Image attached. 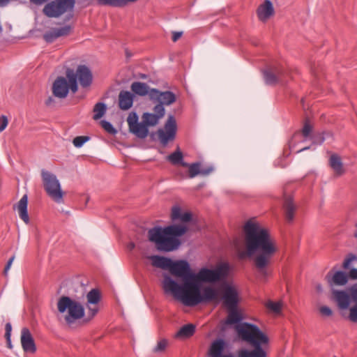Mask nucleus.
I'll return each instance as SVG.
<instances>
[{
    "mask_svg": "<svg viewBox=\"0 0 357 357\" xmlns=\"http://www.w3.org/2000/svg\"><path fill=\"white\" fill-rule=\"evenodd\" d=\"M349 319L354 323H357V303L350 308Z\"/></svg>",
    "mask_w": 357,
    "mask_h": 357,
    "instance_id": "a19ab883",
    "label": "nucleus"
},
{
    "mask_svg": "<svg viewBox=\"0 0 357 357\" xmlns=\"http://www.w3.org/2000/svg\"><path fill=\"white\" fill-rule=\"evenodd\" d=\"M225 347V342L222 339H218L213 341L208 350L210 357H222V353Z\"/></svg>",
    "mask_w": 357,
    "mask_h": 357,
    "instance_id": "393cba45",
    "label": "nucleus"
},
{
    "mask_svg": "<svg viewBox=\"0 0 357 357\" xmlns=\"http://www.w3.org/2000/svg\"><path fill=\"white\" fill-rule=\"evenodd\" d=\"M168 342L166 339H161L158 342L155 347L153 349V351L155 353H160L165 350L167 346Z\"/></svg>",
    "mask_w": 357,
    "mask_h": 357,
    "instance_id": "c9c22d12",
    "label": "nucleus"
},
{
    "mask_svg": "<svg viewBox=\"0 0 357 357\" xmlns=\"http://www.w3.org/2000/svg\"><path fill=\"white\" fill-rule=\"evenodd\" d=\"M177 125L174 116L172 114L168 116L165 123L164 128H160L157 135L160 143L166 146L169 142L174 140L176 135Z\"/></svg>",
    "mask_w": 357,
    "mask_h": 357,
    "instance_id": "ddd939ff",
    "label": "nucleus"
},
{
    "mask_svg": "<svg viewBox=\"0 0 357 357\" xmlns=\"http://www.w3.org/2000/svg\"><path fill=\"white\" fill-rule=\"evenodd\" d=\"M262 347H253V349H243L238 351V357H266V351Z\"/></svg>",
    "mask_w": 357,
    "mask_h": 357,
    "instance_id": "a878e982",
    "label": "nucleus"
},
{
    "mask_svg": "<svg viewBox=\"0 0 357 357\" xmlns=\"http://www.w3.org/2000/svg\"><path fill=\"white\" fill-rule=\"evenodd\" d=\"M350 294L353 301L357 303V284L350 289Z\"/></svg>",
    "mask_w": 357,
    "mask_h": 357,
    "instance_id": "de8ad7c7",
    "label": "nucleus"
},
{
    "mask_svg": "<svg viewBox=\"0 0 357 357\" xmlns=\"http://www.w3.org/2000/svg\"><path fill=\"white\" fill-rule=\"evenodd\" d=\"M6 342H7L8 347L11 349L12 344H11L10 337H9V339H6Z\"/></svg>",
    "mask_w": 357,
    "mask_h": 357,
    "instance_id": "4d7b16f0",
    "label": "nucleus"
},
{
    "mask_svg": "<svg viewBox=\"0 0 357 357\" xmlns=\"http://www.w3.org/2000/svg\"><path fill=\"white\" fill-rule=\"evenodd\" d=\"M8 120L7 116H6L5 115H1L0 116V132H1L6 129V128L8 126Z\"/></svg>",
    "mask_w": 357,
    "mask_h": 357,
    "instance_id": "37998d69",
    "label": "nucleus"
},
{
    "mask_svg": "<svg viewBox=\"0 0 357 357\" xmlns=\"http://www.w3.org/2000/svg\"><path fill=\"white\" fill-rule=\"evenodd\" d=\"M195 332V326L192 324H188L183 326L175 334L176 338H188L194 335Z\"/></svg>",
    "mask_w": 357,
    "mask_h": 357,
    "instance_id": "2f4dec72",
    "label": "nucleus"
},
{
    "mask_svg": "<svg viewBox=\"0 0 357 357\" xmlns=\"http://www.w3.org/2000/svg\"><path fill=\"white\" fill-rule=\"evenodd\" d=\"M268 309L275 313H279L281 311L282 303L280 302L268 301L266 304Z\"/></svg>",
    "mask_w": 357,
    "mask_h": 357,
    "instance_id": "f704fd0d",
    "label": "nucleus"
},
{
    "mask_svg": "<svg viewBox=\"0 0 357 357\" xmlns=\"http://www.w3.org/2000/svg\"><path fill=\"white\" fill-rule=\"evenodd\" d=\"M162 288L165 294H172L184 305L190 307L213 301L218 295L216 290L209 287L202 291L201 284L196 280L190 279L180 285L167 275H164Z\"/></svg>",
    "mask_w": 357,
    "mask_h": 357,
    "instance_id": "f03ea898",
    "label": "nucleus"
},
{
    "mask_svg": "<svg viewBox=\"0 0 357 357\" xmlns=\"http://www.w3.org/2000/svg\"><path fill=\"white\" fill-rule=\"evenodd\" d=\"M127 122L129 126V129L133 128L134 126L137 124L138 122V116L135 112L130 113L127 119Z\"/></svg>",
    "mask_w": 357,
    "mask_h": 357,
    "instance_id": "58836bf2",
    "label": "nucleus"
},
{
    "mask_svg": "<svg viewBox=\"0 0 357 357\" xmlns=\"http://www.w3.org/2000/svg\"><path fill=\"white\" fill-rule=\"evenodd\" d=\"M57 308L60 313H64L67 311L65 321L68 324H73L75 321L82 319L84 316V306L79 302L66 296H62L59 299Z\"/></svg>",
    "mask_w": 357,
    "mask_h": 357,
    "instance_id": "0eeeda50",
    "label": "nucleus"
},
{
    "mask_svg": "<svg viewBox=\"0 0 357 357\" xmlns=\"http://www.w3.org/2000/svg\"><path fill=\"white\" fill-rule=\"evenodd\" d=\"M106 109H107V107H106V105L105 103H103V102L96 103L93 107V112H94V114L93 116V119L98 120V119H100L101 117H102L103 115L105 114V113L106 112Z\"/></svg>",
    "mask_w": 357,
    "mask_h": 357,
    "instance_id": "72a5a7b5",
    "label": "nucleus"
},
{
    "mask_svg": "<svg viewBox=\"0 0 357 357\" xmlns=\"http://www.w3.org/2000/svg\"><path fill=\"white\" fill-rule=\"evenodd\" d=\"M310 147H305V148H303L301 149L300 151H298V152H301V151H305V150H307L309 149Z\"/></svg>",
    "mask_w": 357,
    "mask_h": 357,
    "instance_id": "bf43d9fd",
    "label": "nucleus"
},
{
    "mask_svg": "<svg viewBox=\"0 0 357 357\" xmlns=\"http://www.w3.org/2000/svg\"><path fill=\"white\" fill-rule=\"evenodd\" d=\"M229 272L227 264H222L215 269L202 268L197 273H194L192 280L199 284L202 282H215L225 278Z\"/></svg>",
    "mask_w": 357,
    "mask_h": 357,
    "instance_id": "9d476101",
    "label": "nucleus"
},
{
    "mask_svg": "<svg viewBox=\"0 0 357 357\" xmlns=\"http://www.w3.org/2000/svg\"><path fill=\"white\" fill-rule=\"evenodd\" d=\"M153 266L162 269H168L174 276L181 278L183 281L192 279L194 273L192 272L189 263L185 260L172 261L171 259L151 255L149 257Z\"/></svg>",
    "mask_w": 357,
    "mask_h": 357,
    "instance_id": "20e7f679",
    "label": "nucleus"
},
{
    "mask_svg": "<svg viewBox=\"0 0 357 357\" xmlns=\"http://www.w3.org/2000/svg\"><path fill=\"white\" fill-rule=\"evenodd\" d=\"M70 31L71 26L70 25H65L60 28H53L44 33L43 38L47 43H52L59 37L68 36Z\"/></svg>",
    "mask_w": 357,
    "mask_h": 357,
    "instance_id": "6ab92c4d",
    "label": "nucleus"
},
{
    "mask_svg": "<svg viewBox=\"0 0 357 357\" xmlns=\"http://www.w3.org/2000/svg\"><path fill=\"white\" fill-rule=\"evenodd\" d=\"M222 299L224 305L228 310L226 324L238 325L242 323L243 317L238 308L239 298L236 288L230 285L225 286L223 289Z\"/></svg>",
    "mask_w": 357,
    "mask_h": 357,
    "instance_id": "423d86ee",
    "label": "nucleus"
},
{
    "mask_svg": "<svg viewBox=\"0 0 357 357\" xmlns=\"http://www.w3.org/2000/svg\"><path fill=\"white\" fill-rule=\"evenodd\" d=\"M167 160L173 165H181L187 167L188 163L183 161V154L179 147L167 157Z\"/></svg>",
    "mask_w": 357,
    "mask_h": 357,
    "instance_id": "c85d7f7f",
    "label": "nucleus"
},
{
    "mask_svg": "<svg viewBox=\"0 0 357 357\" xmlns=\"http://www.w3.org/2000/svg\"><path fill=\"white\" fill-rule=\"evenodd\" d=\"M70 89V82L63 77H59L53 83L52 92L55 97L64 98Z\"/></svg>",
    "mask_w": 357,
    "mask_h": 357,
    "instance_id": "f3484780",
    "label": "nucleus"
},
{
    "mask_svg": "<svg viewBox=\"0 0 357 357\" xmlns=\"http://www.w3.org/2000/svg\"><path fill=\"white\" fill-rule=\"evenodd\" d=\"M187 167H188L189 177L191 178H195L199 174L207 176L213 171V167H202L201 163L199 162L188 164Z\"/></svg>",
    "mask_w": 357,
    "mask_h": 357,
    "instance_id": "5701e85b",
    "label": "nucleus"
},
{
    "mask_svg": "<svg viewBox=\"0 0 357 357\" xmlns=\"http://www.w3.org/2000/svg\"><path fill=\"white\" fill-rule=\"evenodd\" d=\"M329 164L337 175L340 176L344 174L343 165L341 158L337 155L333 154L330 157Z\"/></svg>",
    "mask_w": 357,
    "mask_h": 357,
    "instance_id": "7c9ffc66",
    "label": "nucleus"
},
{
    "mask_svg": "<svg viewBox=\"0 0 357 357\" xmlns=\"http://www.w3.org/2000/svg\"><path fill=\"white\" fill-rule=\"evenodd\" d=\"M89 139L90 137L88 136H77L73 139V144L75 147L80 148Z\"/></svg>",
    "mask_w": 357,
    "mask_h": 357,
    "instance_id": "e433bc0d",
    "label": "nucleus"
},
{
    "mask_svg": "<svg viewBox=\"0 0 357 357\" xmlns=\"http://www.w3.org/2000/svg\"><path fill=\"white\" fill-rule=\"evenodd\" d=\"M182 34H183V32H181V31L173 32L172 40L174 42L177 41L181 37Z\"/></svg>",
    "mask_w": 357,
    "mask_h": 357,
    "instance_id": "603ef678",
    "label": "nucleus"
},
{
    "mask_svg": "<svg viewBox=\"0 0 357 357\" xmlns=\"http://www.w3.org/2000/svg\"><path fill=\"white\" fill-rule=\"evenodd\" d=\"M264 82L268 85L284 84L287 82L288 72L282 66L273 65L262 71Z\"/></svg>",
    "mask_w": 357,
    "mask_h": 357,
    "instance_id": "f8f14e48",
    "label": "nucleus"
},
{
    "mask_svg": "<svg viewBox=\"0 0 357 357\" xmlns=\"http://www.w3.org/2000/svg\"><path fill=\"white\" fill-rule=\"evenodd\" d=\"M14 259H15V256H13V257H11L9 259V260L8 261V262H7V264H6V265L5 268H4V271H3V274H4L5 275H7L8 272V271H9V269H10V268L11 265H12V263H13V261Z\"/></svg>",
    "mask_w": 357,
    "mask_h": 357,
    "instance_id": "3c124183",
    "label": "nucleus"
},
{
    "mask_svg": "<svg viewBox=\"0 0 357 357\" xmlns=\"http://www.w3.org/2000/svg\"><path fill=\"white\" fill-rule=\"evenodd\" d=\"M186 231L187 227L182 225H173L163 229L153 227L149 230V239L155 243L158 250L160 251H173L181 244L176 237L181 236Z\"/></svg>",
    "mask_w": 357,
    "mask_h": 357,
    "instance_id": "7ed1b4c3",
    "label": "nucleus"
},
{
    "mask_svg": "<svg viewBox=\"0 0 357 357\" xmlns=\"http://www.w3.org/2000/svg\"><path fill=\"white\" fill-rule=\"evenodd\" d=\"M312 143L314 144L321 145L324 142V137L321 135H318L312 138Z\"/></svg>",
    "mask_w": 357,
    "mask_h": 357,
    "instance_id": "09e8293b",
    "label": "nucleus"
},
{
    "mask_svg": "<svg viewBox=\"0 0 357 357\" xmlns=\"http://www.w3.org/2000/svg\"><path fill=\"white\" fill-rule=\"evenodd\" d=\"M222 357H233V356H231V355H225V356H223Z\"/></svg>",
    "mask_w": 357,
    "mask_h": 357,
    "instance_id": "680f3d73",
    "label": "nucleus"
},
{
    "mask_svg": "<svg viewBox=\"0 0 357 357\" xmlns=\"http://www.w3.org/2000/svg\"><path fill=\"white\" fill-rule=\"evenodd\" d=\"M150 100L153 102H157V105H170L176 100L175 94L170 91H160L156 89H151L150 90Z\"/></svg>",
    "mask_w": 357,
    "mask_h": 357,
    "instance_id": "4468645a",
    "label": "nucleus"
},
{
    "mask_svg": "<svg viewBox=\"0 0 357 357\" xmlns=\"http://www.w3.org/2000/svg\"><path fill=\"white\" fill-rule=\"evenodd\" d=\"M66 77L70 82V90L73 93L77 91V80L84 88L89 86L93 80L92 73L90 68L85 65L78 66L75 73L71 69H68Z\"/></svg>",
    "mask_w": 357,
    "mask_h": 357,
    "instance_id": "6e6552de",
    "label": "nucleus"
},
{
    "mask_svg": "<svg viewBox=\"0 0 357 357\" xmlns=\"http://www.w3.org/2000/svg\"><path fill=\"white\" fill-rule=\"evenodd\" d=\"M101 126L104 128V130L109 134H115L116 132V130L114 128L112 124L107 121L102 120L101 121Z\"/></svg>",
    "mask_w": 357,
    "mask_h": 357,
    "instance_id": "ea45409f",
    "label": "nucleus"
},
{
    "mask_svg": "<svg viewBox=\"0 0 357 357\" xmlns=\"http://www.w3.org/2000/svg\"><path fill=\"white\" fill-rule=\"evenodd\" d=\"M312 131V126L310 125L309 121L306 120L304 123L303 127L301 130L303 136L305 139L310 138Z\"/></svg>",
    "mask_w": 357,
    "mask_h": 357,
    "instance_id": "4c0bfd02",
    "label": "nucleus"
},
{
    "mask_svg": "<svg viewBox=\"0 0 357 357\" xmlns=\"http://www.w3.org/2000/svg\"><path fill=\"white\" fill-rule=\"evenodd\" d=\"M131 90L132 91L140 96H145L149 95L150 97V90L151 89L149 88L148 84L144 82H134L131 84Z\"/></svg>",
    "mask_w": 357,
    "mask_h": 357,
    "instance_id": "c756f323",
    "label": "nucleus"
},
{
    "mask_svg": "<svg viewBox=\"0 0 357 357\" xmlns=\"http://www.w3.org/2000/svg\"><path fill=\"white\" fill-rule=\"evenodd\" d=\"M153 112L154 113L145 112L142 116V121L148 127L156 126L165 115V107H162L161 105H156L153 107Z\"/></svg>",
    "mask_w": 357,
    "mask_h": 357,
    "instance_id": "2eb2a0df",
    "label": "nucleus"
},
{
    "mask_svg": "<svg viewBox=\"0 0 357 357\" xmlns=\"http://www.w3.org/2000/svg\"><path fill=\"white\" fill-rule=\"evenodd\" d=\"M192 219V214L190 212L182 213L180 220L183 222H190Z\"/></svg>",
    "mask_w": 357,
    "mask_h": 357,
    "instance_id": "49530a36",
    "label": "nucleus"
},
{
    "mask_svg": "<svg viewBox=\"0 0 357 357\" xmlns=\"http://www.w3.org/2000/svg\"><path fill=\"white\" fill-rule=\"evenodd\" d=\"M149 127L143 122L138 123L133 128L130 129V131L135 135L137 137L144 139L147 137L149 133Z\"/></svg>",
    "mask_w": 357,
    "mask_h": 357,
    "instance_id": "473e14b6",
    "label": "nucleus"
},
{
    "mask_svg": "<svg viewBox=\"0 0 357 357\" xmlns=\"http://www.w3.org/2000/svg\"><path fill=\"white\" fill-rule=\"evenodd\" d=\"M86 308L89 318H93L99 310L98 304L100 300V295L98 290L91 289L86 295Z\"/></svg>",
    "mask_w": 357,
    "mask_h": 357,
    "instance_id": "dca6fc26",
    "label": "nucleus"
},
{
    "mask_svg": "<svg viewBox=\"0 0 357 357\" xmlns=\"http://www.w3.org/2000/svg\"><path fill=\"white\" fill-rule=\"evenodd\" d=\"M235 330L241 341L252 347L265 346L269 342L268 337L255 324L243 322L236 325Z\"/></svg>",
    "mask_w": 357,
    "mask_h": 357,
    "instance_id": "39448f33",
    "label": "nucleus"
},
{
    "mask_svg": "<svg viewBox=\"0 0 357 357\" xmlns=\"http://www.w3.org/2000/svg\"><path fill=\"white\" fill-rule=\"evenodd\" d=\"M355 259H356V257L354 255H349V256L347 258H346L343 262V268H347L349 266L350 264Z\"/></svg>",
    "mask_w": 357,
    "mask_h": 357,
    "instance_id": "c03bdc74",
    "label": "nucleus"
},
{
    "mask_svg": "<svg viewBox=\"0 0 357 357\" xmlns=\"http://www.w3.org/2000/svg\"><path fill=\"white\" fill-rule=\"evenodd\" d=\"M316 289H317V290L319 292L322 291V287H321V285L320 284H317V285L316 286Z\"/></svg>",
    "mask_w": 357,
    "mask_h": 357,
    "instance_id": "13d9d810",
    "label": "nucleus"
},
{
    "mask_svg": "<svg viewBox=\"0 0 357 357\" xmlns=\"http://www.w3.org/2000/svg\"><path fill=\"white\" fill-rule=\"evenodd\" d=\"M31 3L36 5H42L45 3L47 0H29Z\"/></svg>",
    "mask_w": 357,
    "mask_h": 357,
    "instance_id": "5fc2aeb1",
    "label": "nucleus"
},
{
    "mask_svg": "<svg viewBox=\"0 0 357 357\" xmlns=\"http://www.w3.org/2000/svg\"><path fill=\"white\" fill-rule=\"evenodd\" d=\"M21 344L25 352L33 354L36 351L34 340L27 328H23L21 331Z\"/></svg>",
    "mask_w": 357,
    "mask_h": 357,
    "instance_id": "412c9836",
    "label": "nucleus"
},
{
    "mask_svg": "<svg viewBox=\"0 0 357 357\" xmlns=\"http://www.w3.org/2000/svg\"><path fill=\"white\" fill-rule=\"evenodd\" d=\"M182 215L181 208L178 206H174L172 211V220H180Z\"/></svg>",
    "mask_w": 357,
    "mask_h": 357,
    "instance_id": "79ce46f5",
    "label": "nucleus"
},
{
    "mask_svg": "<svg viewBox=\"0 0 357 357\" xmlns=\"http://www.w3.org/2000/svg\"><path fill=\"white\" fill-rule=\"evenodd\" d=\"M348 277L351 278V279L356 280L357 279V268L351 269L349 273Z\"/></svg>",
    "mask_w": 357,
    "mask_h": 357,
    "instance_id": "864d4df0",
    "label": "nucleus"
},
{
    "mask_svg": "<svg viewBox=\"0 0 357 357\" xmlns=\"http://www.w3.org/2000/svg\"><path fill=\"white\" fill-rule=\"evenodd\" d=\"M134 95L128 91H121L119 95V106L122 110L129 109L133 104Z\"/></svg>",
    "mask_w": 357,
    "mask_h": 357,
    "instance_id": "b1692460",
    "label": "nucleus"
},
{
    "mask_svg": "<svg viewBox=\"0 0 357 357\" xmlns=\"http://www.w3.org/2000/svg\"><path fill=\"white\" fill-rule=\"evenodd\" d=\"M245 251L240 253V257H252L253 265L259 280L266 282L272 275V258L277 252L275 241L269 231L258 222L247 221L243 228Z\"/></svg>",
    "mask_w": 357,
    "mask_h": 357,
    "instance_id": "f257e3e1",
    "label": "nucleus"
},
{
    "mask_svg": "<svg viewBox=\"0 0 357 357\" xmlns=\"http://www.w3.org/2000/svg\"><path fill=\"white\" fill-rule=\"evenodd\" d=\"M326 280L330 287L344 286L348 282V275L342 271H337L334 273L328 272L326 275Z\"/></svg>",
    "mask_w": 357,
    "mask_h": 357,
    "instance_id": "aec40b11",
    "label": "nucleus"
},
{
    "mask_svg": "<svg viewBox=\"0 0 357 357\" xmlns=\"http://www.w3.org/2000/svg\"><path fill=\"white\" fill-rule=\"evenodd\" d=\"M52 102H53V98L52 97H49V98L46 100V105H50Z\"/></svg>",
    "mask_w": 357,
    "mask_h": 357,
    "instance_id": "6e6d98bb",
    "label": "nucleus"
},
{
    "mask_svg": "<svg viewBox=\"0 0 357 357\" xmlns=\"http://www.w3.org/2000/svg\"><path fill=\"white\" fill-rule=\"evenodd\" d=\"M75 5V0H53L44 6L43 13L52 18H58L66 13H70L72 17Z\"/></svg>",
    "mask_w": 357,
    "mask_h": 357,
    "instance_id": "9b49d317",
    "label": "nucleus"
},
{
    "mask_svg": "<svg viewBox=\"0 0 357 357\" xmlns=\"http://www.w3.org/2000/svg\"><path fill=\"white\" fill-rule=\"evenodd\" d=\"M5 337L6 339H9L11 336V331H12V326L10 323H7L5 326Z\"/></svg>",
    "mask_w": 357,
    "mask_h": 357,
    "instance_id": "8fccbe9b",
    "label": "nucleus"
},
{
    "mask_svg": "<svg viewBox=\"0 0 357 357\" xmlns=\"http://www.w3.org/2000/svg\"><path fill=\"white\" fill-rule=\"evenodd\" d=\"M134 247H135V244L133 243H130V249L134 248Z\"/></svg>",
    "mask_w": 357,
    "mask_h": 357,
    "instance_id": "052dcab7",
    "label": "nucleus"
},
{
    "mask_svg": "<svg viewBox=\"0 0 357 357\" xmlns=\"http://www.w3.org/2000/svg\"><path fill=\"white\" fill-rule=\"evenodd\" d=\"M41 177L44 188L47 195L57 203L63 202V192L56 176L45 169L41 170Z\"/></svg>",
    "mask_w": 357,
    "mask_h": 357,
    "instance_id": "1a4fd4ad",
    "label": "nucleus"
},
{
    "mask_svg": "<svg viewBox=\"0 0 357 357\" xmlns=\"http://www.w3.org/2000/svg\"><path fill=\"white\" fill-rule=\"evenodd\" d=\"M285 218L288 222H291L294 218V213L296 211V206L293 203V199L291 196H285L283 204Z\"/></svg>",
    "mask_w": 357,
    "mask_h": 357,
    "instance_id": "bb28decb",
    "label": "nucleus"
},
{
    "mask_svg": "<svg viewBox=\"0 0 357 357\" xmlns=\"http://www.w3.org/2000/svg\"><path fill=\"white\" fill-rule=\"evenodd\" d=\"M355 237L357 238V231L355 232V234H354Z\"/></svg>",
    "mask_w": 357,
    "mask_h": 357,
    "instance_id": "e2e57ef3",
    "label": "nucleus"
},
{
    "mask_svg": "<svg viewBox=\"0 0 357 357\" xmlns=\"http://www.w3.org/2000/svg\"><path fill=\"white\" fill-rule=\"evenodd\" d=\"M333 299L336 301L340 309L346 310L350 304V295L342 290L332 291Z\"/></svg>",
    "mask_w": 357,
    "mask_h": 357,
    "instance_id": "4be33fe9",
    "label": "nucleus"
},
{
    "mask_svg": "<svg viewBox=\"0 0 357 357\" xmlns=\"http://www.w3.org/2000/svg\"><path fill=\"white\" fill-rule=\"evenodd\" d=\"M319 310L320 312L324 316L329 317L333 314L331 309L328 306H322L320 307Z\"/></svg>",
    "mask_w": 357,
    "mask_h": 357,
    "instance_id": "a18cd8bd",
    "label": "nucleus"
},
{
    "mask_svg": "<svg viewBox=\"0 0 357 357\" xmlns=\"http://www.w3.org/2000/svg\"><path fill=\"white\" fill-rule=\"evenodd\" d=\"M275 14V10L272 2L270 0H264L257 9V15L259 21L266 22Z\"/></svg>",
    "mask_w": 357,
    "mask_h": 357,
    "instance_id": "a211bd4d",
    "label": "nucleus"
},
{
    "mask_svg": "<svg viewBox=\"0 0 357 357\" xmlns=\"http://www.w3.org/2000/svg\"><path fill=\"white\" fill-rule=\"evenodd\" d=\"M27 204L28 197L26 195H24L17 204V209L18 211L19 216L25 223H28L29 221V215L27 213Z\"/></svg>",
    "mask_w": 357,
    "mask_h": 357,
    "instance_id": "cd10ccee",
    "label": "nucleus"
}]
</instances>
